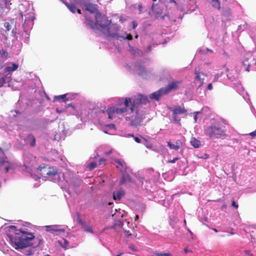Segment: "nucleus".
Wrapping results in <instances>:
<instances>
[{
    "instance_id": "a18cd8bd",
    "label": "nucleus",
    "mask_w": 256,
    "mask_h": 256,
    "mask_svg": "<svg viewBox=\"0 0 256 256\" xmlns=\"http://www.w3.org/2000/svg\"><path fill=\"white\" fill-rule=\"evenodd\" d=\"M249 135L252 136V138L255 137L256 136V130L250 133Z\"/></svg>"
},
{
    "instance_id": "4468645a",
    "label": "nucleus",
    "mask_w": 256,
    "mask_h": 256,
    "mask_svg": "<svg viewBox=\"0 0 256 256\" xmlns=\"http://www.w3.org/2000/svg\"><path fill=\"white\" fill-rule=\"evenodd\" d=\"M4 26L6 31H9L12 28V33L16 34V24L14 20H10L8 22H6L4 23Z\"/></svg>"
},
{
    "instance_id": "052dcab7",
    "label": "nucleus",
    "mask_w": 256,
    "mask_h": 256,
    "mask_svg": "<svg viewBox=\"0 0 256 256\" xmlns=\"http://www.w3.org/2000/svg\"><path fill=\"white\" fill-rule=\"evenodd\" d=\"M122 254H123V252H120L116 256H121Z\"/></svg>"
},
{
    "instance_id": "f3484780",
    "label": "nucleus",
    "mask_w": 256,
    "mask_h": 256,
    "mask_svg": "<svg viewBox=\"0 0 256 256\" xmlns=\"http://www.w3.org/2000/svg\"><path fill=\"white\" fill-rule=\"evenodd\" d=\"M9 2L8 0H7V2L6 3V0H4V3L2 4L0 3V15L2 16L4 13H7L9 11V8L8 7V4Z\"/></svg>"
},
{
    "instance_id": "1a4fd4ad",
    "label": "nucleus",
    "mask_w": 256,
    "mask_h": 256,
    "mask_svg": "<svg viewBox=\"0 0 256 256\" xmlns=\"http://www.w3.org/2000/svg\"><path fill=\"white\" fill-rule=\"evenodd\" d=\"M194 74L196 75L194 78V82L198 83V86H201L204 83V80L207 76L206 74L200 72V70L196 68L194 70Z\"/></svg>"
},
{
    "instance_id": "f257e3e1",
    "label": "nucleus",
    "mask_w": 256,
    "mask_h": 256,
    "mask_svg": "<svg viewBox=\"0 0 256 256\" xmlns=\"http://www.w3.org/2000/svg\"><path fill=\"white\" fill-rule=\"evenodd\" d=\"M8 237L16 249L36 248L40 244V241L32 234L20 230H17L14 236L10 234Z\"/></svg>"
},
{
    "instance_id": "dca6fc26",
    "label": "nucleus",
    "mask_w": 256,
    "mask_h": 256,
    "mask_svg": "<svg viewBox=\"0 0 256 256\" xmlns=\"http://www.w3.org/2000/svg\"><path fill=\"white\" fill-rule=\"evenodd\" d=\"M168 146L170 148L175 150H178L182 146L180 140H178L176 144H172L170 142H168Z\"/></svg>"
},
{
    "instance_id": "c756f323",
    "label": "nucleus",
    "mask_w": 256,
    "mask_h": 256,
    "mask_svg": "<svg viewBox=\"0 0 256 256\" xmlns=\"http://www.w3.org/2000/svg\"><path fill=\"white\" fill-rule=\"evenodd\" d=\"M152 12L156 14V18H158L162 14V12H159V11H156V10H155V8H154V4H153L152 6Z\"/></svg>"
},
{
    "instance_id": "a211bd4d",
    "label": "nucleus",
    "mask_w": 256,
    "mask_h": 256,
    "mask_svg": "<svg viewBox=\"0 0 256 256\" xmlns=\"http://www.w3.org/2000/svg\"><path fill=\"white\" fill-rule=\"evenodd\" d=\"M64 3L66 5L68 10L72 13H75L76 12H77L78 13L80 14V10L78 8H77L75 4H68L66 2H64Z\"/></svg>"
},
{
    "instance_id": "58836bf2",
    "label": "nucleus",
    "mask_w": 256,
    "mask_h": 256,
    "mask_svg": "<svg viewBox=\"0 0 256 256\" xmlns=\"http://www.w3.org/2000/svg\"><path fill=\"white\" fill-rule=\"evenodd\" d=\"M5 163H8V162L4 158H2L0 160V166L4 165Z\"/></svg>"
},
{
    "instance_id": "4d7b16f0",
    "label": "nucleus",
    "mask_w": 256,
    "mask_h": 256,
    "mask_svg": "<svg viewBox=\"0 0 256 256\" xmlns=\"http://www.w3.org/2000/svg\"><path fill=\"white\" fill-rule=\"evenodd\" d=\"M174 2L176 4H177L176 2L174 0H170V2Z\"/></svg>"
},
{
    "instance_id": "79ce46f5",
    "label": "nucleus",
    "mask_w": 256,
    "mask_h": 256,
    "mask_svg": "<svg viewBox=\"0 0 256 256\" xmlns=\"http://www.w3.org/2000/svg\"><path fill=\"white\" fill-rule=\"evenodd\" d=\"M122 229L124 230V232H125L126 236H132V234H130V232L129 230H125V228H124Z\"/></svg>"
},
{
    "instance_id": "49530a36",
    "label": "nucleus",
    "mask_w": 256,
    "mask_h": 256,
    "mask_svg": "<svg viewBox=\"0 0 256 256\" xmlns=\"http://www.w3.org/2000/svg\"><path fill=\"white\" fill-rule=\"evenodd\" d=\"M138 8L140 13L142 12V4H138Z\"/></svg>"
},
{
    "instance_id": "a19ab883",
    "label": "nucleus",
    "mask_w": 256,
    "mask_h": 256,
    "mask_svg": "<svg viewBox=\"0 0 256 256\" xmlns=\"http://www.w3.org/2000/svg\"><path fill=\"white\" fill-rule=\"evenodd\" d=\"M126 178L124 177V176H122V178H120V184H122L124 183V182H125V180H126Z\"/></svg>"
},
{
    "instance_id": "37998d69",
    "label": "nucleus",
    "mask_w": 256,
    "mask_h": 256,
    "mask_svg": "<svg viewBox=\"0 0 256 256\" xmlns=\"http://www.w3.org/2000/svg\"><path fill=\"white\" fill-rule=\"evenodd\" d=\"M132 136L134 137V140L137 143H140L141 142V140L140 138L138 137H134L133 134L132 135Z\"/></svg>"
},
{
    "instance_id": "f8f14e48",
    "label": "nucleus",
    "mask_w": 256,
    "mask_h": 256,
    "mask_svg": "<svg viewBox=\"0 0 256 256\" xmlns=\"http://www.w3.org/2000/svg\"><path fill=\"white\" fill-rule=\"evenodd\" d=\"M114 162L116 163V167L120 170L121 173L126 172L127 166L126 162L122 160L116 159Z\"/></svg>"
},
{
    "instance_id": "423d86ee",
    "label": "nucleus",
    "mask_w": 256,
    "mask_h": 256,
    "mask_svg": "<svg viewBox=\"0 0 256 256\" xmlns=\"http://www.w3.org/2000/svg\"><path fill=\"white\" fill-rule=\"evenodd\" d=\"M130 106H126L122 108H109L106 110H102V112L104 113L106 112L108 115V118L110 120H112L114 118V114L116 113L117 114H122L127 112L128 108Z\"/></svg>"
},
{
    "instance_id": "412c9836",
    "label": "nucleus",
    "mask_w": 256,
    "mask_h": 256,
    "mask_svg": "<svg viewBox=\"0 0 256 256\" xmlns=\"http://www.w3.org/2000/svg\"><path fill=\"white\" fill-rule=\"evenodd\" d=\"M124 222L120 220L116 221L112 226V228L116 230H118L120 228H123Z\"/></svg>"
},
{
    "instance_id": "603ef678",
    "label": "nucleus",
    "mask_w": 256,
    "mask_h": 256,
    "mask_svg": "<svg viewBox=\"0 0 256 256\" xmlns=\"http://www.w3.org/2000/svg\"><path fill=\"white\" fill-rule=\"evenodd\" d=\"M242 63L243 66H246V64H249L248 63V59H246L245 60L243 61Z\"/></svg>"
},
{
    "instance_id": "b1692460",
    "label": "nucleus",
    "mask_w": 256,
    "mask_h": 256,
    "mask_svg": "<svg viewBox=\"0 0 256 256\" xmlns=\"http://www.w3.org/2000/svg\"><path fill=\"white\" fill-rule=\"evenodd\" d=\"M211 4L213 8L220 10V2L219 0H211Z\"/></svg>"
},
{
    "instance_id": "473e14b6",
    "label": "nucleus",
    "mask_w": 256,
    "mask_h": 256,
    "mask_svg": "<svg viewBox=\"0 0 256 256\" xmlns=\"http://www.w3.org/2000/svg\"><path fill=\"white\" fill-rule=\"evenodd\" d=\"M0 56L4 58H6L8 55V52L5 50H2L0 52Z\"/></svg>"
},
{
    "instance_id": "de8ad7c7",
    "label": "nucleus",
    "mask_w": 256,
    "mask_h": 256,
    "mask_svg": "<svg viewBox=\"0 0 256 256\" xmlns=\"http://www.w3.org/2000/svg\"><path fill=\"white\" fill-rule=\"evenodd\" d=\"M10 166L9 165L6 166L4 168V172L6 173H7L10 168Z\"/></svg>"
},
{
    "instance_id": "6e6d98bb",
    "label": "nucleus",
    "mask_w": 256,
    "mask_h": 256,
    "mask_svg": "<svg viewBox=\"0 0 256 256\" xmlns=\"http://www.w3.org/2000/svg\"><path fill=\"white\" fill-rule=\"evenodd\" d=\"M139 216L138 215H136L134 218V220L136 221L138 220Z\"/></svg>"
},
{
    "instance_id": "5701e85b",
    "label": "nucleus",
    "mask_w": 256,
    "mask_h": 256,
    "mask_svg": "<svg viewBox=\"0 0 256 256\" xmlns=\"http://www.w3.org/2000/svg\"><path fill=\"white\" fill-rule=\"evenodd\" d=\"M190 144L195 148H199L201 144L200 142L195 138H191Z\"/></svg>"
},
{
    "instance_id": "cd10ccee",
    "label": "nucleus",
    "mask_w": 256,
    "mask_h": 256,
    "mask_svg": "<svg viewBox=\"0 0 256 256\" xmlns=\"http://www.w3.org/2000/svg\"><path fill=\"white\" fill-rule=\"evenodd\" d=\"M18 64H12V66H8L6 68V70L8 72H10L16 70L18 68Z\"/></svg>"
},
{
    "instance_id": "338daca9",
    "label": "nucleus",
    "mask_w": 256,
    "mask_h": 256,
    "mask_svg": "<svg viewBox=\"0 0 256 256\" xmlns=\"http://www.w3.org/2000/svg\"><path fill=\"white\" fill-rule=\"evenodd\" d=\"M246 252L248 254V256H252V255L250 254L247 251Z\"/></svg>"
},
{
    "instance_id": "0e129e2a",
    "label": "nucleus",
    "mask_w": 256,
    "mask_h": 256,
    "mask_svg": "<svg viewBox=\"0 0 256 256\" xmlns=\"http://www.w3.org/2000/svg\"><path fill=\"white\" fill-rule=\"evenodd\" d=\"M212 230L216 232H218V230L215 228H212Z\"/></svg>"
},
{
    "instance_id": "c9c22d12",
    "label": "nucleus",
    "mask_w": 256,
    "mask_h": 256,
    "mask_svg": "<svg viewBox=\"0 0 256 256\" xmlns=\"http://www.w3.org/2000/svg\"><path fill=\"white\" fill-rule=\"evenodd\" d=\"M120 38H122L124 40H132V36L130 34H127L126 37L120 36Z\"/></svg>"
},
{
    "instance_id": "7c9ffc66",
    "label": "nucleus",
    "mask_w": 256,
    "mask_h": 256,
    "mask_svg": "<svg viewBox=\"0 0 256 256\" xmlns=\"http://www.w3.org/2000/svg\"><path fill=\"white\" fill-rule=\"evenodd\" d=\"M94 7L92 4H88L86 5V10L90 12H94Z\"/></svg>"
},
{
    "instance_id": "20e7f679",
    "label": "nucleus",
    "mask_w": 256,
    "mask_h": 256,
    "mask_svg": "<svg viewBox=\"0 0 256 256\" xmlns=\"http://www.w3.org/2000/svg\"><path fill=\"white\" fill-rule=\"evenodd\" d=\"M132 114L130 116H126L125 119L126 121H130V126L133 127H137L140 126L144 119L145 118L144 112L140 110H136V112Z\"/></svg>"
},
{
    "instance_id": "4be33fe9",
    "label": "nucleus",
    "mask_w": 256,
    "mask_h": 256,
    "mask_svg": "<svg viewBox=\"0 0 256 256\" xmlns=\"http://www.w3.org/2000/svg\"><path fill=\"white\" fill-rule=\"evenodd\" d=\"M77 222L80 224L82 228H85L86 227V222L81 219L80 213H77Z\"/></svg>"
},
{
    "instance_id": "6ab92c4d",
    "label": "nucleus",
    "mask_w": 256,
    "mask_h": 256,
    "mask_svg": "<svg viewBox=\"0 0 256 256\" xmlns=\"http://www.w3.org/2000/svg\"><path fill=\"white\" fill-rule=\"evenodd\" d=\"M58 226L56 225L46 226V230L50 232L52 234H54L55 232H64V229H58Z\"/></svg>"
},
{
    "instance_id": "e433bc0d",
    "label": "nucleus",
    "mask_w": 256,
    "mask_h": 256,
    "mask_svg": "<svg viewBox=\"0 0 256 256\" xmlns=\"http://www.w3.org/2000/svg\"><path fill=\"white\" fill-rule=\"evenodd\" d=\"M84 229V232H90V233H92V234H93V232H94L92 228L90 226H86V227Z\"/></svg>"
},
{
    "instance_id": "7ed1b4c3",
    "label": "nucleus",
    "mask_w": 256,
    "mask_h": 256,
    "mask_svg": "<svg viewBox=\"0 0 256 256\" xmlns=\"http://www.w3.org/2000/svg\"><path fill=\"white\" fill-rule=\"evenodd\" d=\"M204 135L210 138L218 139L226 136V130L219 124H212L204 128Z\"/></svg>"
},
{
    "instance_id": "ddd939ff",
    "label": "nucleus",
    "mask_w": 256,
    "mask_h": 256,
    "mask_svg": "<svg viewBox=\"0 0 256 256\" xmlns=\"http://www.w3.org/2000/svg\"><path fill=\"white\" fill-rule=\"evenodd\" d=\"M165 94L164 90V88H160L159 90L151 94L149 97L150 99L156 100H159L160 98L164 95Z\"/></svg>"
},
{
    "instance_id": "393cba45",
    "label": "nucleus",
    "mask_w": 256,
    "mask_h": 256,
    "mask_svg": "<svg viewBox=\"0 0 256 256\" xmlns=\"http://www.w3.org/2000/svg\"><path fill=\"white\" fill-rule=\"evenodd\" d=\"M138 74L141 76H144L146 74V71L144 67L141 65L138 66Z\"/></svg>"
},
{
    "instance_id": "0eeeda50",
    "label": "nucleus",
    "mask_w": 256,
    "mask_h": 256,
    "mask_svg": "<svg viewBox=\"0 0 256 256\" xmlns=\"http://www.w3.org/2000/svg\"><path fill=\"white\" fill-rule=\"evenodd\" d=\"M171 111L172 112L173 120L177 124H180V119L178 118V115L187 113V110L184 106L182 107L180 106H175Z\"/></svg>"
},
{
    "instance_id": "9b49d317",
    "label": "nucleus",
    "mask_w": 256,
    "mask_h": 256,
    "mask_svg": "<svg viewBox=\"0 0 256 256\" xmlns=\"http://www.w3.org/2000/svg\"><path fill=\"white\" fill-rule=\"evenodd\" d=\"M182 84L181 80H174L169 82L167 86L164 88L165 94H168L172 90H176L178 88V86Z\"/></svg>"
},
{
    "instance_id": "f03ea898",
    "label": "nucleus",
    "mask_w": 256,
    "mask_h": 256,
    "mask_svg": "<svg viewBox=\"0 0 256 256\" xmlns=\"http://www.w3.org/2000/svg\"><path fill=\"white\" fill-rule=\"evenodd\" d=\"M124 105L130 106L132 112L135 110H138V107L140 104H146L148 102L146 96L142 94H137L131 98H123Z\"/></svg>"
},
{
    "instance_id": "6e6552de",
    "label": "nucleus",
    "mask_w": 256,
    "mask_h": 256,
    "mask_svg": "<svg viewBox=\"0 0 256 256\" xmlns=\"http://www.w3.org/2000/svg\"><path fill=\"white\" fill-rule=\"evenodd\" d=\"M120 27L116 24H112L108 28V36L117 40H120V36L118 34V31Z\"/></svg>"
},
{
    "instance_id": "680f3d73",
    "label": "nucleus",
    "mask_w": 256,
    "mask_h": 256,
    "mask_svg": "<svg viewBox=\"0 0 256 256\" xmlns=\"http://www.w3.org/2000/svg\"><path fill=\"white\" fill-rule=\"evenodd\" d=\"M197 118H197V116H196V115H195L194 118V122H196V121H197Z\"/></svg>"
},
{
    "instance_id": "c85d7f7f",
    "label": "nucleus",
    "mask_w": 256,
    "mask_h": 256,
    "mask_svg": "<svg viewBox=\"0 0 256 256\" xmlns=\"http://www.w3.org/2000/svg\"><path fill=\"white\" fill-rule=\"evenodd\" d=\"M86 24H88L92 29L94 30L96 26V24L92 20L86 18Z\"/></svg>"
},
{
    "instance_id": "69168bd1",
    "label": "nucleus",
    "mask_w": 256,
    "mask_h": 256,
    "mask_svg": "<svg viewBox=\"0 0 256 256\" xmlns=\"http://www.w3.org/2000/svg\"><path fill=\"white\" fill-rule=\"evenodd\" d=\"M199 113H200V112H194V114H196V116H197V114H199Z\"/></svg>"
},
{
    "instance_id": "c03bdc74",
    "label": "nucleus",
    "mask_w": 256,
    "mask_h": 256,
    "mask_svg": "<svg viewBox=\"0 0 256 256\" xmlns=\"http://www.w3.org/2000/svg\"><path fill=\"white\" fill-rule=\"evenodd\" d=\"M232 206L236 208H238V204H236V202H235L234 200H233V201L232 202Z\"/></svg>"
},
{
    "instance_id": "aec40b11",
    "label": "nucleus",
    "mask_w": 256,
    "mask_h": 256,
    "mask_svg": "<svg viewBox=\"0 0 256 256\" xmlns=\"http://www.w3.org/2000/svg\"><path fill=\"white\" fill-rule=\"evenodd\" d=\"M124 190L122 189H120L117 191L116 193H114L113 197L114 200H120L124 195Z\"/></svg>"
},
{
    "instance_id": "774afa93",
    "label": "nucleus",
    "mask_w": 256,
    "mask_h": 256,
    "mask_svg": "<svg viewBox=\"0 0 256 256\" xmlns=\"http://www.w3.org/2000/svg\"><path fill=\"white\" fill-rule=\"evenodd\" d=\"M146 147L148 148H152L151 146H146Z\"/></svg>"
},
{
    "instance_id": "ea45409f",
    "label": "nucleus",
    "mask_w": 256,
    "mask_h": 256,
    "mask_svg": "<svg viewBox=\"0 0 256 256\" xmlns=\"http://www.w3.org/2000/svg\"><path fill=\"white\" fill-rule=\"evenodd\" d=\"M179 160V158H174L172 160H168V163H174L176 160Z\"/></svg>"
},
{
    "instance_id": "72a5a7b5",
    "label": "nucleus",
    "mask_w": 256,
    "mask_h": 256,
    "mask_svg": "<svg viewBox=\"0 0 256 256\" xmlns=\"http://www.w3.org/2000/svg\"><path fill=\"white\" fill-rule=\"evenodd\" d=\"M63 240L64 243H62V242H59V243L64 248L66 249V246L68 244V242L65 239H64Z\"/></svg>"
},
{
    "instance_id": "39448f33",
    "label": "nucleus",
    "mask_w": 256,
    "mask_h": 256,
    "mask_svg": "<svg viewBox=\"0 0 256 256\" xmlns=\"http://www.w3.org/2000/svg\"><path fill=\"white\" fill-rule=\"evenodd\" d=\"M38 174L44 177H52L58 174V170L56 168L48 166L44 164L38 166Z\"/></svg>"
},
{
    "instance_id": "5fc2aeb1",
    "label": "nucleus",
    "mask_w": 256,
    "mask_h": 256,
    "mask_svg": "<svg viewBox=\"0 0 256 256\" xmlns=\"http://www.w3.org/2000/svg\"><path fill=\"white\" fill-rule=\"evenodd\" d=\"M112 153V150H109L108 152H106L105 154L106 155H110Z\"/></svg>"
},
{
    "instance_id": "2f4dec72",
    "label": "nucleus",
    "mask_w": 256,
    "mask_h": 256,
    "mask_svg": "<svg viewBox=\"0 0 256 256\" xmlns=\"http://www.w3.org/2000/svg\"><path fill=\"white\" fill-rule=\"evenodd\" d=\"M96 166L97 164L96 162H91L88 164V168L90 170H92L96 168Z\"/></svg>"
},
{
    "instance_id": "e2e57ef3",
    "label": "nucleus",
    "mask_w": 256,
    "mask_h": 256,
    "mask_svg": "<svg viewBox=\"0 0 256 256\" xmlns=\"http://www.w3.org/2000/svg\"><path fill=\"white\" fill-rule=\"evenodd\" d=\"M184 252H185L186 253H187V252H188V248H185L184 249Z\"/></svg>"
},
{
    "instance_id": "f704fd0d",
    "label": "nucleus",
    "mask_w": 256,
    "mask_h": 256,
    "mask_svg": "<svg viewBox=\"0 0 256 256\" xmlns=\"http://www.w3.org/2000/svg\"><path fill=\"white\" fill-rule=\"evenodd\" d=\"M154 254L156 256H172L171 254L169 252H168V253L154 252Z\"/></svg>"
},
{
    "instance_id": "4c0bfd02",
    "label": "nucleus",
    "mask_w": 256,
    "mask_h": 256,
    "mask_svg": "<svg viewBox=\"0 0 256 256\" xmlns=\"http://www.w3.org/2000/svg\"><path fill=\"white\" fill-rule=\"evenodd\" d=\"M106 162V160L104 158H100L98 162V165L100 166L102 164H104Z\"/></svg>"
},
{
    "instance_id": "8fccbe9b",
    "label": "nucleus",
    "mask_w": 256,
    "mask_h": 256,
    "mask_svg": "<svg viewBox=\"0 0 256 256\" xmlns=\"http://www.w3.org/2000/svg\"><path fill=\"white\" fill-rule=\"evenodd\" d=\"M207 89L208 90H212V86L211 84H209L208 85Z\"/></svg>"
},
{
    "instance_id": "a878e982",
    "label": "nucleus",
    "mask_w": 256,
    "mask_h": 256,
    "mask_svg": "<svg viewBox=\"0 0 256 256\" xmlns=\"http://www.w3.org/2000/svg\"><path fill=\"white\" fill-rule=\"evenodd\" d=\"M189 1L191 4H190V6H188V8L190 11H193L197 8L196 2L194 0H189Z\"/></svg>"
},
{
    "instance_id": "bf43d9fd",
    "label": "nucleus",
    "mask_w": 256,
    "mask_h": 256,
    "mask_svg": "<svg viewBox=\"0 0 256 256\" xmlns=\"http://www.w3.org/2000/svg\"><path fill=\"white\" fill-rule=\"evenodd\" d=\"M56 112H58V113H60V112H62L63 111L62 110H59L58 108H56Z\"/></svg>"
},
{
    "instance_id": "9d476101",
    "label": "nucleus",
    "mask_w": 256,
    "mask_h": 256,
    "mask_svg": "<svg viewBox=\"0 0 256 256\" xmlns=\"http://www.w3.org/2000/svg\"><path fill=\"white\" fill-rule=\"evenodd\" d=\"M96 23L102 28L108 27L110 23V21L104 16L98 15L96 17Z\"/></svg>"
},
{
    "instance_id": "bb28decb",
    "label": "nucleus",
    "mask_w": 256,
    "mask_h": 256,
    "mask_svg": "<svg viewBox=\"0 0 256 256\" xmlns=\"http://www.w3.org/2000/svg\"><path fill=\"white\" fill-rule=\"evenodd\" d=\"M66 94L55 96L54 97V100H60V99H62V102H66L68 100V98H66Z\"/></svg>"
},
{
    "instance_id": "13d9d810",
    "label": "nucleus",
    "mask_w": 256,
    "mask_h": 256,
    "mask_svg": "<svg viewBox=\"0 0 256 256\" xmlns=\"http://www.w3.org/2000/svg\"><path fill=\"white\" fill-rule=\"evenodd\" d=\"M137 26V24H135V22H134L133 24V28H135Z\"/></svg>"
},
{
    "instance_id": "09e8293b",
    "label": "nucleus",
    "mask_w": 256,
    "mask_h": 256,
    "mask_svg": "<svg viewBox=\"0 0 256 256\" xmlns=\"http://www.w3.org/2000/svg\"><path fill=\"white\" fill-rule=\"evenodd\" d=\"M250 64H246V68H245V70L246 71V72H249L250 71Z\"/></svg>"
},
{
    "instance_id": "2eb2a0df",
    "label": "nucleus",
    "mask_w": 256,
    "mask_h": 256,
    "mask_svg": "<svg viewBox=\"0 0 256 256\" xmlns=\"http://www.w3.org/2000/svg\"><path fill=\"white\" fill-rule=\"evenodd\" d=\"M24 142L31 147H34L36 146V139L34 135L32 134H28L24 139Z\"/></svg>"
},
{
    "instance_id": "864d4df0",
    "label": "nucleus",
    "mask_w": 256,
    "mask_h": 256,
    "mask_svg": "<svg viewBox=\"0 0 256 256\" xmlns=\"http://www.w3.org/2000/svg\"><path fill=\"white\" fill-rule=\"evenodd\" d=\"M126 179H127L128 181L131 182V178L128 175L126 176Z\"/></svg>"
},
{
    "instance_id": "3c124183",
    "label": "nucleus",
    "mask_w": 256,
    "mask_h": 256,
    "mask_svg": "<svg viewBox=\"0 0 256 256\" xmlns=\"http://www.w3.org/2000/svg\"><path fill=\"white\" fill-rule=\"evenodd\" d=\"M68 107H72L73 109L75 108V107L73 105H72V104H68L67 106H66V108H67Z\"/></svg>"
}]
</instances>
